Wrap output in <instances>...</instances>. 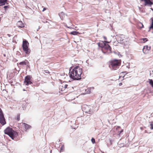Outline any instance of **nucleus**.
<instances>
[{
	"mask_svg": "<svg viewBox=\"0 0 153 153\" xmlns=\"http://www.w3.org/2000/svg\"><path fill=\"white\" fill-rule=\"evenodd\" d=\"M70 73V76L71 78L74 80H79L81 79L82 70L80 67L76 66Z\"/></svg>",
	"mask_w": 153,
	"mask_h": 153,
	"instance_id": "obj_1",
	"label": "nucleus"
},
{
	"mask_svg": "<svg viewBox=\"0 0 153 153\" xmlns=\"http://www.w3.org/2000/svg\"><path fill=\"white\" fill-rule=\"evenodd\" d=\"M5 134H8L12 139L17 137V133L12 128H7L4 131Z\"/></svg>",
	"mask_w": 153,
	"mask_h": 153,
	"instance_id": "obj_2",
	"label": "nucleus"
},
{
	"mask_svg": "<svg viewBox=\"0 0 153 153\" xmlns=\"http://www.w3.org/2000/svg\"><path fill=\"white\" fill-rule=\"evenodd\" d=\"M121 64L119 60L114 59L111 61L109 65L110 68L113 70H116L119 68V66Z\"/></svg>",
	"mask_w": 153,
	"mask_h": 153,
	"instance_id": "obj_3",
	"label": "nucleus"
},
{
	"mask_svg": "<svg viewBox=\"0 0 153 153\" xmlns=\"http://www.w3.org/2000/svg\"><path fill=\"white\" fill-rule=\"evenodd\" d=\"M116 39L118 42L124 45L127 46L129 45V42L128 39H125V36L123 35L117 36Z\"/></svg>",
	"mask_w": 153,
	"mask_h": 153,
	"instance_id": "obj_4",
	"label": "nucleus"
},
{
	"mask_svg": "<svg viewBox=\"0 0 153 153\" xmlns=\"http://www.w3.org/2000/svg\"><path fill=\"white\" fill-rule=\"evenodd\" d=\"M91 108L92 107L91 106H88L86 105H84L82 106V111L85 113L89 114H91L93 113Z\"/></svg>",
	"mask_w": 153,
	"mask_h": 153,
	"instance_id": "obj_5",
	"label": "nucleus"
},
{
	"mask_svg": "<svg viewBox=\"0 0 153 153\" xmlns=\"http://www.w3.org/2000/svg\"><path fill=\"white\" fill-rule=\"evenodd\" d=\"M29 43L26 40L23 41V42L22 47L23 50L27 54H28L30 52L28 48Z\"/></svg>",
	"mask_w": 153,
	"mask_h": 153,
	"instance_id": "obj_6",
	"label": "nucleus"
},
{
	"mask_svg": "<svg viewBox=\"0 0 153 153\" xmlns=\"http://www.w3.org/2000/svg\"><path fill=\"white\" fill-rule=\"evenodd\" d=\"M0 123L2 125H4L6 123L4 114L1 108H0Z\"/></svg>",
	"mask_w": 153,
	"mask_h": 153,
	"instance_id": "obj_7",
	"label": "nucleus"
},
{
	"mask_svg": "<svg viewBox=\"0 0 153 153\" xmlns=\"http://www.w3.org/2000/svg\"><path fill=\"white\" fill-rule=\"evenodd\" d=\"M31 77L30 76H27L25 77V81L24 83L26 85H28L32 83L30 80Z\"/></svg>",
	"mask_w": 153,
	"mask_h": 153,
	"instance_id": "obj_8",
	"label": "nucleus"
},
{
	"mask_svg": "<svg viewBox=\"0 0 153 153\" xmlns=\"http://www.w3.org/2000/svg\"><path fill=\"white\" fill-rule=\"evenodd\" d=\"M103 49H105V50H106L108 51V52H107L106 53H109L111 52V48L110 47V46L107 44H105V46H104L103 48L102 49V52L104 53H106L105 52H104L103 51Z\"/></svg>",
	"mask_w": 153,
	"mask_h": 153,
	"instance_id": "obj_9",
	"label": "nucleus"
},
{
	"mask_svg": "<svg viewBox=\"0 0 153 153\" xmlns=\"http://www.w3.org/2000/svg\"><path fill=\"white\" fill-rule=\"evenodd\" d=\"M141 1H144L145 3L144 4L145 6H151L153 4L152 0H141Z\"/></svg>",
	"mask_w": 153,
	"mask_h": 153,
	"instance_id": "obj_10",
	"label": "nucleus"
},
{
	"mask_svg": "<svg viewBox=\"0 0 153 153\" xmlns=\"http://www.w3.org/2000/svg\"><path fill=\"white\" fill-rule=\"evenodd\" d=\"M150 49L151 47L150 46L148 45L145 46L144 47L143 51L144 53H148L149 51L150 50Z\"/></svg>",
	"mask_w": 153,
	"mask_h": 153,
	"instance_id": "obj_11",
	"label": "nucleus"
},
{
	"mask_svg": "<svg viewBox=\"0 0 153 153\" xmlns=\"http://www.w3.org/2000/svg\"><path fill=\"white\" fill-rule=\"evenodd\" d=\"M105 42L109 43V42L106 41H105L104 42L102 41L101 42H100L98 43L99 46L100 47L102 48H103L105 44H106Z\"/></svg>",
	"mask_w": 153,
	"mask_h": 153,
	"instance_id": "obj_12",
	"label": "nucleus"
},
{
	"mask_svg": "<svg viewBox=\"0 0 153 153\" xmlns=\"http://www.w3.org/2000/svg\"><path fill=\"white\" fill-rule=\"evenodd\" d=\"M17 26L19 27L22 28L24 27V25L21 21H19L17 24Z\"/></svg>",
	"mask_w": 153,
	"mask_h": 153,
	"instance_id": "obj_13",
	"label": "nucleus"
},
{
	"mask_svg": "<svg viewBox=\"0 0 153 153\" xmlns=\"http://www.w3.org/2000/svg\"><path fill=\"white\" fill-rule=\"evenodd\" d=\"M22 126H23L26 129H28L30 128V126L27 124L25 123H22Z\"/></svg>",
	"mask_w": 153,
	"mask_h": 153,
	"instance_id": "obj_14",
	"label": "nucleus"
},
{
	"mask_svg": "<svg viewBox=\"0 0 153 153\" xmlns=\"http://www.w3.org/2000/svg\"><path fill=\"white\" fill-rule=\"evenodd\" d=\"M67 84L65 83H63L62 86V88H61V91H64L67 88Z\"/></svg>",
	"mask_w": 153,
	"mask_h": 153,
	"instance_id": "obj_15",
	"label": "nucleus"
},
{
	"mask_svg": "<svg viewBox=\"0 0 153 153\" xmlns=\"http://www.w3.org/2000/svg\"><path fill=\"white\" fill-rule=\"evenodd\" d=\"M7 1V0H0V6L4 5Z\"/></svg>",
	"mask_w": 153,
	"mask_h": 153,
	"instance_id": "obj_16",
	"label": "nucleus"
},
{
	"mask_svg": "<svg viewBox=\"0 0 153 153\" xmlns=\"http://www.w3.org/2000/svg\"><path fill=\"white\" fill-rule=\"evenodd\" d=\"M28 63V61L26 60H25L23 61L20 62L19 63V64L20 65H25L27 64Z\"/></svg>",
	"mask_w": 153,
	"mask_h": 153,
	"instance_id": "obj_17",
	"label": "nucleus"
},
{
	"mask_svg": "<svg viewBox=\"0 0 153 153\" xmlns=\"http://www.w3.org/2000/svg\"><path fill=\"white\" fill-rule=\"evenodd\" d=\"M137 26L138 28H141L143 27V25L141 22H139L138 23Z\"/></svg>",
	"mask_w": 153,
	"mask_h": 153,
	"instance_id": "obj_18",
	"label": "nucleus"
},
{
	"mask_svg": "<svg viewBox=\"0 0 153 153\" xmlns=\"http://www.w3.org/2000/svg\"><path fill=\"white\" fill-rule=\"evenodd\" d=\"M149 29L150 30H153V18L152 19V23L150 26L149 27Z\"/></svg>",
	"mask_w": 153,
	"mask_h": 153,
	"instance_id": "obj_19",
	"label": "nucleus"
},
{
	"mask_svg": "<svg viewBox=\"0 0 153 153\" xmlns=\"http://www.w3.org/2000/svg\"><path fill=\"white\" fill-rule=\"evenodd\" d=\"M149 83L153 88V81L152 79H149Z\"/></svg>",
	"mask_w": 153,
	"mask_h": 153,
	"instance_id": "obj_20",
	"label": "nucleus"
},
{
	"mask_svg": "<svg viewBox=\"0 0 153 153\" xmlns=\"http://www.w3.org/2000/svg\"><path fill=\"white\" fill-rule=\"evenodd\" d=\"M78 33H79L78 32L76 31H74L71 32V34L73 35H77Z\"/></svg>",
	"mask_w": 153,
	"mask_h": 153,
	"instance_id": "obj_21",
	"label": "nucleus"
},
{
	"mask_svg": "<svg viewBox=\"0 0 153 153\" xmlns=\"http://www.w3.org/2000/svg\"><path fill=\"white\" fill-rule=\"evenodd\" d=\"M59 16L60 17V18L62 20L63 19V17L62 16V15H64V13L63 12H61L59 14Z\"/></svg>",
	"mask_w": 153,
	"mask_h": 153,
	"instance_id": "obj_22",
	"label": "nucleus"
},
{
	"mask_svg": "<svg viewBox=\"0 0 153 153\" xmlns=\"http://www.w3.org/2000/svg\"><path fill=\"white\" fill-rule=\"evenodd\" d=\"M150 128L151 129H153V126L152 124V122H150Z\"/></svg>",
	"mask_w": 153,
	"mask_h": 153,
	"instance_id": "obj_23",
	"label": "nucleus"
},
{
	"mask_svg": "<svg viewBox=\"0 0 153 153\" xmlns=\"http://www.w3.org/2000/svg\"><path fill=\"white\" fill-rule=\"evenodd\" d=\"M72 88L73 89L74 91H76L77 90L78 88L76 86H74V87H72Z\"/></svg>",
	"mask_w": 153,
	"mask_h": 153,
	"instance_id": "obj_24",
	"label": "nucleus"
},
{
	"mask_svg": "<svg viewBox=\"0 0 153 153\" xmlns=\"http://www.w3.org/2000/svg\"><path fill=\"white\" fill-rule=\"evenodd\" d=\"M20 115L19 114H18L16 117V120L19 121L20 120Z\"/></svg>",
	"mask_w": 153,
	"mask_h": 153,
	"instance_id": "obj_25",
	"label": "nucleus"
},
{
	"mask_svg": "<svg viewBox=\"0 0 153 153\" xmlns=\"http://www.w3.org/2000/svg\"><path fill=\"white\" fill-rule=\"evenodd\" d=\"M91 142H92V143H93V144H94L95 143V139L92 138L91 139Z\"/></svg>",
	"mask_w": 153,
	"mask_h": 153,
	"instance_id": "obj_26",
	"label": "nucleus"
},
{
	"mask_svg": "<svg viewBox=\"0 0 153 153\" xmlns=\"http://www.w3.org/2000/svg\"><path fill=\"white\" fill-rule=\"evenodd\" d=\"M142 39L143 40L144 42H146L148 41V39L146 38H143Z\"/></svg>",
	"mask_w": 153,
	"mask_h": 153,
	"instance_id": "obj_27",
	"label": "nucleus"
},
{
	"mask_svg": "<svg viewBox=\"0 0 153 153\" xmlns=\"http://www.w3.org/2000/svg\"><path fill=\"white\" fill-rule=\"evenodd\" d=\"M64 147L63 146H62V147H61L60 148V152L62 151V150H64Z\"/></svg>",
	"mask_w": 153,
	"mask_h": 153,
	"instance_id": "obj_28",
	"label": "nucleus"
},
{
	"mask_svg": "<svg viewBox=\"0 0 153 153\" xmlns=\"http://www.w3.org/2000/svg\"><path fill=\"white\" fill-rule=\"evenodd\" d=\"M8 7V6H5L4 7V8L5 9H6Z\"/></svg>",
	"mask_w": 153,
	"mask_h": 153,
	"instance_id": "obj_29",
	"label": "nucleus"
},
{
	"mask_svg": "<svg viewBox=\"0 0 153 153\" xmlns=\"http://www.w3.org/2000/svg\"><path fill=\"white\" fill-rule=\"evenodd\" d=\"M46 10V8L45 7H44V8L42 10V11H44L45 10Z\"/></svg>",
	"mask_w": 153,
	"mask_h": 153,
	"instance_id": "obj_30",
	"label": "nucleus"
},
{
	"mask_svg": "<svg viewBox=\"0 0 153 153\" xmlns=\"http://www.w3.org/2000/svg\"><path fill=\"white\" fill-rule=\"evenodd\" d=\"M88 92L87 93V94H90V91L89 90V89H88Z\"/></svg>",
	"mask_w": 153,
	"mask_h": 153,
	"instance_id": "obj_31",
	"label": "nucleus"
},
{
	"mask_svg": "<svg viewBox=\"0 0 153 153\" xmlns=\"http://www.w3.org/2000/svg\"><path fill=\"white\" fill-rule=\"evenodd\" d=\"M122 85V83L120 82L119 83V85L121 86Z\"/></svg>",
	"mask_w": 153,
	"mask_h": 153,
	"instance_id": "obj_32",
	"label": "nucleus"
},
{
	"mask_svg": "<svg viewBox=\"0 0 153 153\" xmlns=\"http://www.w3.org/2000/svg\"><path fill=\"white\" fill-rule=\"evenodd\" d=\"M103 38H104V39H105V40H106L107 39V38H106L105 37V36H103Z\"/></svg>",
	"mask_w": 153,
	"mask_h": 153,
	"instance_id": "obj_33",
	"label": "nucleus"
},
{
	"mask_svg": "<svg viewBox=\"0 0 153 153\" xmlns=\"http://www.w3.org/2000/svg\"><path fill=\"white\" fill-rule=\"evenodd\" d=\"M123 130H122L121 131H120V133H121V132H123Z\"/></svg>",
	"mask_w": 153,
	"mask_h": 153,
	"instance_id": "obj_34",
	"label": "nucleus"
},
{
	"mask_svg": "<svg viewBox=\"0 0 153 153\" xmlns=\"http://www.w3.org/2000/svg\"><path fill=\"white\" fill-rule=\"evenodd\" d=\"M46 73H49V72H46Z\"/></svg>",
	"mask_w": 153,
	"mask_h": 153,
	"instance_id": "obj_35",
	"label": "nucleus"
},
{
	"mask_svg": "<svg viewBox=\"0 0 153 153\" xmlns=\"http://www.w3.org/2000/svg\"><path fill=\"white\" fill-rule=\"evenodd\" d=\"M4 56H5V54H4Z\"/></svg>",
	"mask_w": 153,
	"mask_h": 153,
	"instance_id": "obj_36",
	"label": "nucleus"
},
{
	"mask_svg": "<svg viewBox=\"0 0 153 153\" xmlns=\"http://www.w3.org/2000/svg\"><path fill=\"white\" fill-rule=\"evenodd\" d=\"M140 129H142V127H140Z\"/></svg>",
	"mask_w": 153,
	"mask_h": 153,
	"instance_id": "obj_37",
	"label": "nucleus"
},
{
	"mask_svg": "<svg viewBox=\"0 0 153 153\" xmlns=\"http://www.w3.org/2000/svg\"><path fill=\"white\" fill-rule=\"evenodd\" d=\"M123 73H125V72H123Z\"/></svg>",
	"mask_w": 153,
	"mask_h": 153,
	"instance_id": "obj_38",
	"label": "nucleus"
}]
</instances>
